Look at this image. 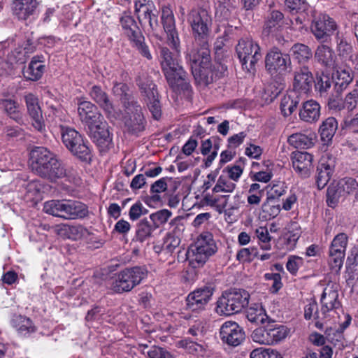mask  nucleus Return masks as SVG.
<instances>
[{"label": "nucleus", "mask_w": 358, "mask_h": 358, "mask_svg": "<svg viewBox=\"0 0 358 358\" xmlns=\"http://www.w3.org/2000/svg\"><path fill=\"white\" fill-rule=\"evenodd\" d=\"M29 157L31 170L50 182L70 177L74 172L73 168H66L57 155L45 147H34Z\"/></svg>", "instance_id": "f257e3e1"}, {"label": "nucleus", "mask_w": 358, "mask_h": 358, "mask_svg": "<svg viewBox=\"0 0 358 358\" xmlns=\"http://www.w3.org/2000/svg\"><path fill=\"white\" fill-rule=\"evenodd\" d=\"M159 61L162 71L170 87L174 92L188 91L190 85L187 73L178 62V55L166 47L159 48Z\"/></svg>", "instance_id": "f03ea898"}, {"label": "nucleus", "mask_w": 358, "mask_h": 358, "mask_svg": "<svg viewBox=\"0 0 358 358\" xmlns=\"http://www.w3.org/2000/svg\"><path fill=\"white\" fill-rule=\"evenodd\" d=\"M196 83L207 86L215 80L209 47L193 48L187 55Z\"/></svg>", "instance_id": "7ed1b4c3"}, {"label": "nucleus", "mask_w": 358, "mask_h": 358, "mask_svg": "<svg viewBox=\"0 0 358 358\" xmlns=\"http://www.w3.org/2000/svg\"><path fill=\"white\" fill-rule=\"evenodd\" d=\"M194 39V48L210 47L209 36L213 20L208 11L203 8H192L187 17Z\"/></svg>", "instance_id": "20e7f679"}, {"label": "nucleus", "mask_w": 358, "mask_h": 358, "mask_svg": "<svg viewBox=\"0 0 358 358\" xmlns=\"http://www.w3.org/2000/svg\"><path fill=\"white\" fill-rule=\"evenodd\" d=\"M250 294L243 289L230 288L217 299L215 312L220 316H230L242 311L249 303Z\"/></svg>", "instance_id": "39448f33"}, {"label": "nucleus", "mask_w": 358, "mask_h": 358, "mask_svg": "<svg viewBox=\"0 0 358 358\" xmlns=\"http://www.w3.org/2000/svg\"><path fill=\"white\" fill-rule=\"evenodd\" d=\"M43 211L66 220L83 219L89 215L87 206L76 200L62 199L46 201L43 206Z\"/></svg>", "instance_id": "423d86ee"}, {"label": "nucleus", "mask_w": 358, "mask_h": 358, "mask_svg": "<svg viewBox=\"0 0 358 358\" xmlns=\"http://www.w3.org/2000/svg\"><path fill=\"white\" fill-rule=\"evenodd\" d=\"M217 249L210 233L201 234L197 241L191 245L187 252L189 265L194 268L203 266L208 258L217 252Z\"/></svg>", "instance_id": "0eeeda50"}, {"label": "nucleus", "mask_w": 358, "mask_h": 358, "mask_svg": "<svg viewBox=\"0 0 358 358\" xmlns=\"http://www.w3.org/2000/svg\"><path fill=\"white\" fill-rule=\"evenodd\" d=\"M62 141L70 152L79 160L90 162L92 159L91 150L83 136L75 129L62 126Z\"/></svg>", "instance_id": "6e6552de"}, {"label": "nucleus", "mask_w": 358, "mask_h": 358, "mask_svg": "<svg viewBox=\"0 0 358 358\" xmlns=\"http://www.w3.org/2000/svg\"><path fill=\"white\" fill-rule=\"evenodd\" d=\"M147 276L148 270L145 266H136L124 268L116 274L112 288L117 293L130 292Z\"/></svg>", "instance_id": "1a4fd4ad"}, {"label": "nucleus", "mask_w": 358, "mask_h": 358, "mask_svg": "<svg viewBox=\"0 0 358 358\" xmlns=\"http://www.w3.org/2000/svg\"><path fill=\"white\" fill-rule=\"evenodd\" d=\"M120 23L123 34L136 48L140 54L148 59H152V55L145 43V37L134 18L131 15H124L120 17Z\"/></svg>", "instance_id": "9d476101"}, {"label": "nucleus", "mask_w": 358, "mask_h": 358, "mask_svg": "<svg viewBox=\"0 0 358 358\" xmlns=\"http://www.w3.org/2000/svg\"><path fill=\"white\" fill-rule=\"evenodd\" d=\"M136 82L152 117L156 120H159L162 117V111L156 85L148 77V78H142L141 76H138Z\"/></svg>", "instance_id": "9b49d317"}, {"label": "nucleus", "mask_w": 358, "mask_h": 358, "mask_svg": "<svg viewBox=\"0 0 358 358\" xmlns=\"http://www.w3.org/2000/svg\"><path fill=\"white\" fill-rule=\"evenodd\" d=\"M236 51L243 68L250 71L262 58L260 47L251 38H243L236 46Z\"/></svg>", "instance_id": "f8f14e48"}, {"label": "nucleus", "mask_w": 358, "mask_h": 358, "mask_svg": "<svg viewBox=\"0 0 358 358\" xmlns=\"http://www.w3.org/2000/svg\"><path fill=\"white\" fill-rule=\"evenodd\" d=\"M215 286L208 284L191 292L186 298V309L191 312H201L211 300Z\"/></svg>", "instance_id": "ddd939ff"}, {"label": "nucleus", "mask_w": 358, "mask_h": 358, "mask_svg": "<svg viewBox=\"0 0 358 358\" xmlns=\"http://www.w3.org/2000/svg\"><path fill=\"white\" fill-rule=\"evenodd\" d=\"M289 55L282 53L278 48H271L265 57V68L271 75L282 74L291 69Z\"/></svg>", "instance_id": "4468645a"}, {"label": "nucleus", "mask_w": 358, "mask_h": 358, "mask_svg": "<svg viewBox=\"0 0 358 358\" xmlns=\"http://www.w3.org/2000/svg\"><path fill=\"white\" fill-rule=\"evenodd\" d=\"M220 338L224 344L229 347H237L245 339L243 328L234 321L224 322L220 329Z\"/></svg>", "instance_id": "2eb2a0df"}, {"label": "nucleus", "mask_w": 358, "mask_h": 358, "mask_svg": "<svg viewBox=\"0 0 358 358\" xmlns=\"http://www.w3.org/2000/svg\"><path fill=\"white\" fill-rule=\"evenodd\" d=\"M106 121L101 120L87 128V133L100 152L108 151L113 145V134Z\"/></svg>", "instance_id": "dca6fc26"}, {"label": "nucleus", "mask_w": 358, "mask_h": 358, "mask_svg": "<svg viewBox=\"0 0 358 358\" xmlns=\"http://www.w3.org/2000/svg\"><path fill=\"white\" fill-rule=\"evenodd\" d=\"M310 29L317 41L321 43H327L337 29V24L329 16L322 15L312 22Z\"/></svg>", "instance_id": "f3484780"}, {"label": "nucleus", "mask_w": 358, "mask_h": 358, "mask_svg": "<svg viewBox=\"0 0 358 358\" xmlns=\"http://www.w3.org/2000/svg\"><path fill=\"white\" fill-rule=\"evenodd\" d=\"M292 92L299 94H308L315 83L313 75L307 66L296 68L293 73Z\"/></svg>", "instance_id": "a211bd4d"}, {"label": "nucleus", "mask_w": 358, "mask_h": 358, "mask_svg": "<svg viewBox=\"0 0 358 358\" xmlns=\"http://www.w3.org/2000/svg\"><path fill=\"white\" fill-rule=\"evenodd\" d=\"M162 23L167 34L169 44L178 53L180 52V39L176 27V22L172 10L169 6L162 9Z\"/></svg>", "instance_id": "6ab92c4d"}, {"label": "nucleus", "mask_w": 358, "mask_h": 358, "mask_svg": "<svg viewBox=\"0 0 358 358\" xmlns=\"http://www.w3.org/2000/svg\"><path fill=\"white\" fill-rule=\"evenodd\" d=\"M78 113L80 121L89 128L103 120L98 108L92 102L85 100H78Z\"/></svg>", "instance_id": "aec40b11"}, {"label": "nucleus", "mask_w": 358, "mask_h": 358, "mask_svg": "<svg viewBox=\"0 0 358 358\" xmlns=\"http://www.w3.org/2000/svg\"><path fill=\"white\" fill-rule=\"evenodd\" d=\"M128 116L125 117L124 127L129 134L138 135L144 131L146 121L142 113V108L138 103V107L125 109Z\"/></svg>", "instance_id": "412c9836"}, {"label": "nucleus", "mask_w": 358, "mask_h": 358, "mask_svg": "<svg viewBox=\"0 0 358 358\" xmlns=\"http://www.w3.org/2000/svg\"><path fill=\"white\" fill-rule=\"evenodd\" d=\"M285 16L278 9L270 7L266 13L263 26V34L265 36H276L283 27Z\"/></svg>", "instance_id": "4be33fe9"}, {"label": "nucleus", "mask_w": 358, "mask_h": 358, "mask_svg": "<svg viewBox=\"0 0 358 358\" xmlns=\"http://www.w3.org/2000/svg\"><path fill=\"white\" fill-rule=\"evenodd\" d=\"M27 113L32 120L33 127L38 131H45V123L38 99L33 94L29 93L24 96Z\"/></svg>", "instance_id": "5701e85b"}, {"label": "nucleus", "mask_w": 358, "mask_h": 358, "mask_svg": "<svg viewBox=\"0 0 358 358\" xmlns=\"http://www.w3.org/2000/svg\"><path fill=\"white\" fill-rule=\"evenodd\" d=\"M292 166L302 177L308 178L312 169L313 155L307 152H295L292 155Z\"/></svg>", "instance_id": "b1692460"}, {"label": "nucleus", "mask_w": 358, "mask_h": 358, "mask_svg": "<svg viewBox=\"0 0 358 358\" xmlns=\"http://www.w3.org/2000/svg\"><path fill=\"white\" fill-rule=\"evenodd\" d=\"M338 292L337 287L334 285H328L324 289L321 297V313L323 317H326V314L329 311L336 310L341 307V303L338 300Z\"/></svg>", "instance_id": "393cba45"}, {"label": "nucleus", "mask_w": 358, "mask_h": 358, "mask_svg": "<svg viewBox=\"0 0 358 358\" xmlns=\"http://www.w3.org/2000/svg\"><path fill=\"white\" fill-rule=\"evenodd\" d=\"M45 59L43 55L34 56L28 67L22 71L24 78L31 81H37L41 79L45 71Z\"/></svg>", "instance_id": "a878e982"}, {"label": "nucleus", "mask_w": 358, "mask_h": 358, "mask_svg": "<svg viewBox=\"0 0 358 358\" xmlns=\"http://www.w3.org/2000/svg\"><path fill=\"white\" fill-rule=\"evenodd\" d=\"M38 5L36 0H13V15L20 20H26L35 13Z\"/></svg>", "instance_id": "bb28decb"}, {"label": "nucleus", "mask_w": 358, "mask_h": 358, "mask_svg": "<svg viewBox=\"0 0 358 358\" xmlns=\"http://www.w3.org/2000/svg\"><path fill=\"white\" fill-rule=\"evenodd\" d=\"M334 171V162L332 159L322 158L317 167L316 184L319 189H323L329 181Z\"/></svg>", "instance_id": "cd10ccee"}, {"label": "nucleus", "mask_w": 358, "mask_h": 358, "mask_svg": "<svg viewBox=\"0 0 358 358\" xmlns=\"http://www.w3.org/2000/svg\"><path fill=\"white\" fill-rule=\"evenodd\" d=\"M315 60L326 69H334L336 65V55L331 48L327 45H320L315 50Z\"/></svg>", "instance_id": "c85d7f7f"}, {"label": "nucleus", "mask_w": 358, "mask_h": 358, "mask_svg": "<svg viewBox=\"0 0 358 358\" xmlns=\"http://www.w3.org/2000/svg\"><path fill=\"white\" fill-rule=\"evenodd\" d=\"M90 95L108 116H114L115 110L113 102L108 94L100 86H93L90 92Z\"/></svg>", "instance_id": "c756f323"}, {"label": "nucleus", "mask_w": 358, "mask_h": 358, "mask_svg": "<svg viewBox=\"0 0 358 358\" xmlns=\"http://www.w3.org/2000/svg\"><path fill=\"white\" fill-rule=\"evenodd\" d=\"M113 92L121 100L124 107L126 108L138 107V102L130 91L129 86L123 83L115 81L113 83Z\"/></svg>", "instance_id": "7c9ffc66"}, {"label": "nucleus", "mask_w": 358, "mask_h": 358, "mask_svg": "<svg viewBox=\"0 0 358 358\" xmlns=\"http://www.w3.org/2000/svg\"><path fill=\"white\" fill-rule=\"evenodd\" d=\"M0 108L8 117L19 124H24L23 113L20 104L13 99H0Z\"/></svg>", "instance_id": "2f4dec72"}, {"label": "nucleus", "mask_w": 358, "mask_h": 358, "mask_svg": "<svg viewBox=\"0 0 358 358\" xmlns=\"http://www.w3.org/2000/svg\"><path fill=\"white\" fill-rule=\"evenodd\" d=\"M320 105L316 101L309 100L303 102L299 113V117L306 122H315L320 118Z\"/></svg>", "instance_id": "473e14b6"}, {"label": "nucleus", "mask_w": 358, "mask_h": 358, "mask_svg": "<svg viewBox=\"0 0 358 358\" xmlns=\"http://www.w3.org/2000/svg\"><path fill=\"white\" fill-rule=\"evenodd\" d=\"M11 324L20 336L24 337L29 336L37 330L30 318L21 315H15L11 320Z\"/></svg>", "instance_id": "72a5a7b5"}, {"label": "nucleus", "mask_w": 358, "mask_h": 358, "mask_svg": "<svg viewBox=\"0 0 358 358\" xmlns=\"http://www.w3.org/2000/svg\"><path fill=\"white\" fill-rule=\"evenodd\" d=\"M59 227V234H64L69 239L73 241H77L81 238L90 239V237L93 235L92 232L80 224L70 225L68 224H64Z\"/></svg>", "instance_id": "f704fd0d"}, {"label": "nucleus", "mask_w": 358, "mask_h": 358, "mask_svg": "<svg viewBox=\"0 0 358 358\" xmlns=\"http://www.w3.org/2000/svg\"><path fill=\"white\" fill-rule=\"evenodd\" d=\"M168 179L169 178L167 177L162 178L152 184L150 190V195L148 196L145 201L148 206H152L162 201V197L159 194L167 189L166 180Z\"/></svg>", "instance_id": "c9c22d12"}, {"label": "nucleus", "mask_w": 358, "mask_h": 358, "mask_svg": "<svg viewBox=\"0 0 358 358\" xmlns=\"http://www.w3.org/2000/svg\"><path fill=\"white\" fill-rule=\"evenodd\" d=\"M338 129V122L334 117L325 119L319 128L321 141L324 144L331 142L334 136Z\"/></svg>", "instance_id": "e433bc0d"}, {"label": "nucleus", "mask_w": 358, "mask_h": 358, "mask_svg": "<svg viewBox=\"0 0 358 358\" xmlns=\"http://www.w3.org/2000/svg\"><path fill=\"white\" fill-rule=\"evenodd\" d=\"M155 229V227L147 218L142 219L136 224L135 236L133 238V241L143 243L152 236V232Z\"/></svg>", "instance_id": "4c0bfd02"}, {"label": "nucleus", "mask_w": 358, "mask_h": 358, "mask_svg": "<svg viewBox=\"0 0 358 358\" xmlns=\"http://www.w3.org/2000/svg\"><path fill=\"white\" fill-rule=\"evenodd\" d=\"M301 99L299 94L291 92L289 94L285 95L280 101V108L285 117L289 116L297 108Z\"/></svg>", "instance_id": "58836bf2"}, {"label": "nucleus", "mask_w": 358, "mask_h": 358, "mask_svg": "<svg viewBox=\"0 0 358 358\" xmlns=\"http://www.w3.org/2000/svg\"><path fill=\"white\" fill-rule=\"evenodd\" d=\"M268 334L271 345L276 344L283 341L289 334V329L282 324H276L274 321L268 322Z\"/></svg>", "instance_id": "ea45409f"}, {"label": "nucleus", "mask_w": 358, "mask_h": 358, "mask_svg": "<svg viewBox=\"0 0 358 358\" xmlns=\"http://www.w3.org/2000/svg\"><path fill=\"white\" fill-rule=\"evenodd\" d=\"M314 134L306 135L301 133L293 134L288 138L290 145L299 149H308L314 145Z\"/></svg>", "instance_id": "a19ab883"}, {"label": "nucleus", "mask_w": 358, "mask_h": 358, "mask_svg": "<svg viewBox=\"0 0 358 358\" xmlns=\"http://www.w3.org/2000/svg\"><path fill=\"white\" fill-rule=\"evenodd\" d=\"M246 317L250 322L257 324H264L270 320L262 304L257 303L249 308L247 311Z\"/></svg>", "instance_id": "79ce46f5"}, {"label": "nucleus", "mask_w": 358, "mask_h": 358, "mask_svg": "<svg viewBox=\"0 0 358 358\" xmlns=\"http://www.w3.org/2000/svg\"><path fill=\"white\" fill-rule=\"evenodd\" d=\"M346 248H329V265L331 271L338 272L343 264L345 258Z\"/></svg>", "instance_id": "37998d69"}, {"label": "nucleus", "mask_w": 358, "mask_h": 358, "mask_svg": "<svg viewBox=\"0 0 358 358\" xmlns=\"http://www.w3.org/2000/svg\"><path fill=\"white\" fill-rule=\"evenodd\" d=\"M353 76L350 70H337L334 81V88L337 93H341L352 81Z\"/></svg>", "instance_id": "c03bdc74"}, {"label": "nucleus", "mask_w": 358, "mask_h": 358, "mask_svg": "<svg viewBox=\"0 0 358 358\" xmlns=\"http://www.w3.org/2000/svg\"><path fill=\"white\" fill-rule=\"evenodd\" d=\"M290 51L295 59L299 63H303L308 61L313 56L311 49L303 43H295L292 45Z\"/></svg>", "instance_id": "a18cd8bd"}, {"label": "nucleus", "mask_w": 358, "mask_h": 358, "mask_svg": "<svg viewBox=\"0 0 358 358\" xmlns=\"http://www.w3.org/2000/svg\"><path fill=\"white\" fill-rule=\"evenodd\" d=\"M338 182L336 185L331 184L327 190V203L329 206L334 207L341 197H345V194L340 188Z\"/></svg>", "instance_id": "49530a36"}, {"label": "nucleus", "mask_w": 358, "mask_h": 358, "mask_svg": "<svg viewBox=\"0 0 358 358\" xmlns=\"http://www.w3.org/2000/svg\"><path fill=\"white\" fill-rule=\"evenodd\" d=\"M222 197L225 200L222 205L218 206L220 213L224 211L226 215H231L234 210L240 208L241 201L238 195H236L233 197V201H229V195H224L222 196Z\"/></svg>", "instance_id": "de8ad7c7"}, {"label": "nucleus", "mask_w": 358, "mask_h": 358, "mask_svg": "<svg viewBox=\"0 0 358 358\" xmlns=\"http://www.w3.org/2000/svg\"><path fill=\"white\" fill-rule=\"evenodd\" d=\"M138 19L141 24L148 22L152 31L159 27L157 13H153L150 8L144 9L143 13L138 14Z\"/></svg>", "instance_id": "09e8293b"}, {"label": "nucleus", "mask_w": 358, "mask_h": 358, "mask_svg": "<svg viewBox=\"0 0 358 358\" xmlns=\"http://www.w3.org/2000/svg\"><path fill=\"white\" fill-rule=\"evenodd\" d=\"M252 341L264 345H271L268 324L264 327L256 328L251 334Z\"/></svg>", "instance_id": "8fccbe9b"}, {"label": "nucleus", "mask_w": 358, "mask_h": 358, "mask_svg": "<svg viewBox=\"0 0 358 358\" xmlns=\"http://www.w3.org/2000/svg\"><path fill=\"white\" fill-rule=\"evenodd\" d=\"M172 215V213L167 209L159 210L150 215V222L157 229L161 225L165 224Z\"/></svg>", "instance_id": "3c124183"}, {"label": "nucleus", "mask_w": 358, "mask_h": 358, "mask_svg": "<svg viewBox=\"0 0 358 358\" xmlns=\"http://www.w3.org/2000/svg\"><path fill=\"white\" fill-rule=\"evenodd\" d=\"M285 6L292 13H303L309 8L306 0H285Z\"/></svg>", "instance_id": "603ef678"}, {"label": "nucleus", "mask_w": 358, "mask_h": 358, "mask_svg": "<svg viewBox=\"0 0 358 358\" xmlns=\"http://www.w3.org/2000/svg\"><path fill=\"white\" fill-rule=\"evenodd\" d=\"M334 83L333 78H330L328 75L322 73L316 78L315 84V88L320 92L321 95H323L329 90Z\"/></svg>", "instance_id": "864d4df0"}, {"label": "nucleus", "mask_w": 358, "mask_h": 358, "mask_svg": "<svg viewBox=\"0 0 358 358\" xmlns=\"http://www.w3.org/2000/svg\"><path fill=\"white\" fill-rule=\"evenodd\" d=\"M255 257H258V252L255 248H244L238 251L236 260L240 262H251Z\"/></svg>", "instance_id": "5fc2aeb1"}, {"label": "nucleus", "mask_w": 358, "mask_h": 358, "mask_svg": "<svg viewBox=\"0 0 358 358\" xmlns=\"http://www.w3.org/2000/svg\"><path fill=\"white\" fill-rule=\"evenodd\" d=\"M250 357V358H283L276 350L263 348L253 350Z\"/></svg>", "instance_id": "6e6d98bb"}, {"label": "nucleus", "mask_w": 358, "mask_h": 358, "mask_svg": "<svg viewBox=\"0 0 358 358\" xmlns=\"http://www.w3.org/2000/svg\"><path fill=\"white\" fill-rule=\"evenodd\" d=\"M146 355L149 358H175L174 355L166 349L152 345L147 350Z\"/></svg>", "instance_id": "4d7b16f0"}, {"label": "nucleus", "mask_w": 358, "mask_h": 358, "mask_svg": "<svg viewBox=\"0 0 358 358\" xmlns=\"http://www.w3.org/2000/svg\"><path fill=\"white\" fill-rule=\"evenodd\" d=\"M287 229L289 234L287 242L289 243L295 244L301 234L299 224L296 222H292L287 225Z\"/></svg>", "instance_id": "13d9d810"}, {"label": "nucleus", "mask_w": 358, "mask_h": 358, "mask_svg": "<svg viewBox=\"0 0 358 358\" xmlns=\"http://www.w3.org/2000/svg\"><path fill=\"white\" fill-rule=\"evenodd\" d=\"M28 56L26 55L22 48L19 47L11 51L8 55L9 62L13 64H24Z\"/></svg>", "instance_id": "bf43d9fd"}, {"label": "nucleus", "mask_w": 358, "mask_h": 358, "mask_svg": "<svg viewBox=\"0 0 358 358\" xmlns=\"http://www.w3.org/2000/svg\"><path fill=\"white\" fill-rule=\"evenodd\" d=\"M148 210L145 208L143 204L138 201L132 205L129 211V219L132 221L137 220L142 215L147 214Z\"/></svg>", "instance_id": "052dcab7"}, {"label": "nucleus", "mask_w": 358, "mask_h": 358, "mask_svg": "<svg viewBox=\"0 0 358 358\" xmlns=\"http://www.w3.org/2000/svg\"><path fill=\"white\" fill-rule=\"evenodd\" d=\"M358 103V87L355 88L352 91L349 92L343 102L344 107L348 110H353Z\"/></svg>", "instance_id": "680f3d73"}, {"label": "nucleus", "mask_w": 358, "mask_h": 358, "mask_svg": "<svg viewBox=\"0 0 358 358\" xmlns=\"http://www.w3.org/2000/svg\"><path fill=\"white\" fill-rule=\"evenodd\" d=\"M338 184L346 196L355 189L357 181L352 178H345L341 180Z\"/></svg>", "instance_id": "e2e57ef3"}, {"label": "nucleus", "mask_w": 358, "mask_h": 358, "mask_svg": "<svg viewBox=\"0 0 358 358\" xmlns=\"http://www.w3.org/2000/svg\"><path fill=\"white\" fill-rule=\"evenodd\" d=\"M180 240L174 236H168L162 248V250L166 254H172L175 249L179 245Z\"/></svg>", "instance_id": "0e129e2a"}, {"label": "nucleus", "mask_w": 358, "mask_h": 358, "mask_svg": "<svg viewBox=\"0 0 358 358\" xmlns=\"http://www.w3.org/2000/svg\"><path fill=\"white\" fill-rule=\"evenodd\" d=\"M303 264V259L298 256H290L286 264L287 269L292 273L296 274L299 267Z\"/></svg>", "instance_id": "69168bd1"}, {"label": "nucleus", "mask_w": 358, "mask_h": 358, "mask_svg": "<svg viewBox=\"0 0 358 358\" xmlns=\"http://www.w3.org/2000/svg\"><path fill=\"white\" fill-rule=\"evenodd\" d=\"M315 312V319L320 320L323 319V316L320 317V313L317 311V304L315 301H312L307 304L304 308V317L306 320H310Z\"/></svg>", "instance_id": "338daca9"}, {"label": "nucleus", "mask_w": 358, "mask_h": 358, "mask_svg": "<svg viewBox=\"0 0 358 358\" xmlns=\"http://www.w3.org/2000/svg\"><path fill=\"white\" fill-rule=\"evenodd\" d=\"M271 201L272 200L266 199V201L262 204V211L268 214L270 217H275L279 214L280 208L279 205H271L270 203Z\"/></svg>", "instance_id": "774afa93"}]
</instances>
